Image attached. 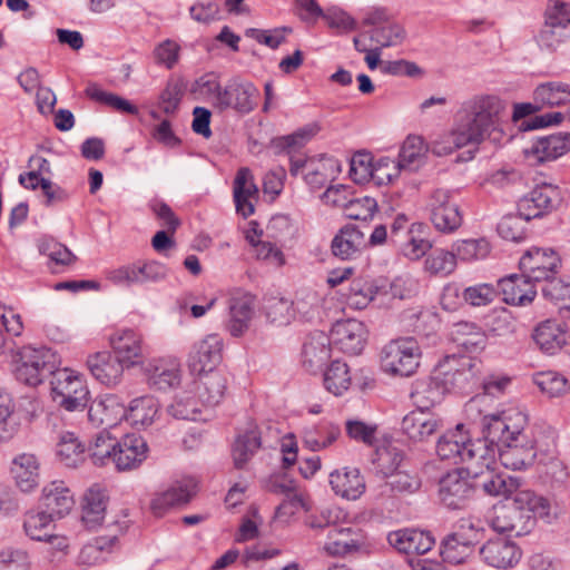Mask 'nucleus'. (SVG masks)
<instances>
[{
  "label": "nucleus",
  "instance_id": "nucleus-1",
  "mask_svg": "<svg viewBox=\"0 0 570 570\" xmlns=\"http://www.w3.org/2000/svg\"><path fill=\"white\" fill-rule=\"evenodd\" d=\"M505 105L498 96H474L464 104L469 117L466 122L460 124L451 134L433 145V153L438 156L449 155L466 145H479L485 139L500 142L503 131L500 128V115Z\"/></svg>",
  "mask_w": 570,
  "mask_h": 570
},
{
  "label": "nucleus",
  "instance_id": "nucleus-2",
  "mask_svg": "<svg viewBox=\"0 0 570 570\" xmlns=\"http://www.w3.org/2000/svg\"><path fill=\"white\" fill-rule=\"evenodd\" d=\"M527 423V415L518 409L488 414L482 419L484 431L498 445L500 462L508 469L527 468L535 459L534 441L524 432Z\"/></svg>",
  "mask_w": 570,
  "mask_h": 570
},
{
  "label": "nucleus",
  "instance_id": "nucleus-3",
  "mask_svg": "<svg viewBox=\"0 0 570 570\" xmlns=\"http://www.w3.org/2000/svg\"><path fill=\"white\" fill-rule=\"evenodd\" d=\"M59 364L60 358L51 348L27 345L16 354L13 373L19 382L35 387L52 376Z\"/></svg>",
  "mask_w": 570,
  "mask_h": 570
},
{
  "label": "nucleus",
  "instance_id": "nucleus-4",
  "mask_svg": "<svg viewBox=\"0 0 570 570\" xmlns=\"http://www.w3.org/2000/svg\"><path fill=\"white\" fill-rule=\"evenodd\" d=\"M420 356V346L414 338L393 340L381 350V367L393 376L407 377L416 372Z\"/></svg>",
  "mask_w": 570,
  "mask_h": 570
},
{
  "label": "nucleus",
  "instance_id": "nucleus-5",
  "mask_svg": "<svg viewBox=\"0 0 570 570\" xmlns=\"http://www.w3.org/2000/svg\"><path fill=\"white\" fill-rule=\"evenodd\" d=\"M51 395L62 409L82 411L89 400V391L83 380L69 368H56L51 376Z\"/></svg>",
  "mask_w": 570,
  "mask_h": 570
},
{
  "label": "nucleus",
  "instance_id": "nucleus-6",
  "mask_svg": "<svg viewBox=\"0 0 570 570\" xmlns=\"http://www.w3.org/2000/svg\"><path fill=\"white\" fill-rule=\"evenodd\" d=\"M478 374L476 363L465 356H446L434 370V380L446 392L464 391L474 383Z\"/></svg>",
  "mask_w": 570,
  "mask_h": 570
},
{
  "label": "nucleus",
  "instance_id": "nucleus-7",
  "mask_svg": "<svg viewBox=\"0 0 570 570\" xmlns=\"http://www.w3.org/2000/svg\"><path fill=\"white\" fill-rule=\"evenodd\" d=\"M562 200V191L557 185L542 181L519 200V212L525 220H531L553 210Z\"/></svg>",
  "mask_w": 570,
  "mask_h": 570
},
{
  "label": "nucleus",
  "instance_id": "nucleus-8",
  "mask_svg": "<svg viewBox=\"0 0 570 570\" xmlns=\"http://www.w3.org/2000/svg\"><path fill=\"white\" fill-rule=\"evenodd\" d=\"M562 262L559 254L552 248L532 247L520 258L521 272L534 283H542L556 276Z\"/></svg>",
  "mask_w": 570,
  "mask_h": 570
},
{
  "label": "nucleus",
  "instance_id": "nucleus-9",
  "mask_svg": "<svg viewBox=\"0 0 570 570\" xmlns=\"http://www.w3.org/2000/svg\"><path fill=\"white\" fill-rule=\"evenodd\" d=\"M474 493L473 480L460 469L448 472L439 482L440 500L449 509L465 508Z\"/></svg>",
  "mask_w": 570,
  "mask_h": 570
},
{
  "label": "nucleus",
  "instance_id": "nucleus-10",
  "mask_svg": "<svg viewBox=\"0 0 570 570\" xmlns=\"http://www.w3.org/2000/svg\"><path fill=\"white\" fill-rule=\"evenodd\" d=\"M351 187L347 185L330 186L323 194V199L326 204L334 207H342L346 217L355 220H367L377 208L376 200L371 197L362 199L350 198Z\"/></svg>",
  "mask_w": 570,
  "mask_h": 570
},
{
  "label": "nucleus",
  "instance_id": "nucleus-11",
  "mask_svg": "<svg viewBox=\"0 0 570 570\" xmlns=\"http://www.w3.org/2000/svg\"><path fill=\"white\" fill-rule=\"evenodd\" d=\"M482 429L484 438L476 440L470 439L460 461L464 464V468H461L460 470L469 474L471 479L484 472L485 469L497 465L498 445L495 442H491L483 425Z\"/></svg>",
  "mask_w": 570,
  "mask_h": 570
},
{
  "label": "nucleus",
  "instance_id": "nucleus-12",
  "mask_svg": "<svg viewBox=\"0 0 570 570\" xmlns=\"http://www.w3.org/2000/svg\"><path fill=\"white\" fill-rule=\"evenodd\" d=\"M367 548L366 534L361 529L334 528L327 534L324 551L334 557H344Z\"/></svg>",
  "mask_w": 570,
  "mask_h": 570
},
{
  "label": "nucleus",
  "instance_id": "nucleus-13",
  "mask_svg": "<svg viewBox=\"0 0 570 570\" xmlns=\"http://www.w3.org/2000/svg\"><path fill=\"white\" fill-rule=\"evenodd\" d=\"M289 173L292 176L304 178L322 176L336 178L342 173V164L333 156L318 157H289Z\"/></svg>",
  "mask_w": 570,
  "mask_h": 570
},
{
  "label": "nucleus",
  "instance_id": "nucleus-14",
  "mask_svg": "<svg viewBox=\"0 0 570 570\" xmlns=\"http://www.w3.org/2000/svg\"><path fill=\"white\" fill-rule=\"evenodd\" d=\"M367 331L364 324L357 320H343L334 324L331 337L338 348L347 354H360L366 342Z\"/></svg>",
  "mask_w": 570,
  "mask_h": 570
},
{
  "label": "nucleus",
  "instance_id": "nucleus-15",
  "mask_svg": "<svg viewBox=\"0 0 570 570\" xmlns=\"http://www.w3.org/2000/svg\"><path fill=\"white\" fill-rule=\"evenodd\" d=\"M223 342L217 335H208L195 344L188 356V367L191 373L217 371L222 361Z\"/></svg>",
  "mask_w": 570,
  "mask_h": 570
},
{
  "label": "nucleus",
  "instance_id": "nucleus-16",
  "mask_svg": "<svg viewBox=\"0 0 570 570\" xmlns=\"http://www.w3.org/2000/svg\"><path fill=\"white\" fill-rule=\"evenodd\" d=\"M570 151V134L558 132L539 138L530 149L525 150L529 165H539L557 158Z\"/></svg>",
  "mask_w": 570,
  "mask_h": 570
},
{
  "label": "nucleus",
  "instance_id": "nucleus-17",
  "mask_svg": "<svg viewBox=\"0 0 570 570\" xmlns=\"http://www.w3.org/2000/svg\"><path fill=\"white\" fill-rule=\"evenodd\" d=\"M148 450V444L142 436L125 435L117 441V449L114 453L115 468L118 471L137 469L147 459Z\"/></svg>",
  "mask_w": 570,
  "mask_h": 570
},
{
  "label": "nucleus",
  "instance_id": "nucleus-18",
  "mask_svg": "<svg viewBox=\"0 0 570 570\" xmlns=\"http://www.w3.org/2000/svg\"><path fill=\"white\" fill-rule=\"evenodd\" d=\"M535 524L534 517L525 515L524 512L511 504H503L495 509L491 520V527L500 533H513L515 537L527 534Z\"/></svg>",
  "mask_w": 570,
  "mask_h": 570
},
{
  "label": "nucleus",
  "instance_id": "nucleus-19",
  "mask_svg": "<svg viewBox=\"0 0 570 570\" xmlns=\"http://www.w3.org/2000/svg\"><path fill=\"white\" fill-rule=\"evenodd\" d=\"M198 484L195 479L186 478L175 482L166 491L157 494L150 503L155 515H163L168 509L186 504L196 494Z\"/></svg>",
  "mask_w": 570,
  "mask_h": 570
},
{
  "label": "nucleus",
  "instance_id": "nucleus-20",
  "mask_svg": "<svg viewBox=\"0 0 570 570\" xmlns=\"http://www.w3.org/2000/svg\"><path fill=\"white\" fill-rule=\"evenodd\" d=\"M387 542L397 552L404 554H425L435 543L429 532L416 529L392 531L387 534Z\"/></svg>",
  "mask_w": 570,
  "mask_h": 570
},
{
  "label": "nucleus",
  "instance_id": "nucleus-21",
  "mask_svg": "<svg viewBox=\"0 0 570 570\" xmlns=\"http://www.w3.org/2000/svg\"><path fill=\"white\" fill-rule=\"evenodd\" d=\"M86 363L91 375L108 387L120 383L126 367L115 355L107 351L89 355Z\"/></svg>",
  "mask_w": 570,
  "mask_h": 570
},
{
  "label": "nucleus",
  "instance_id": "nucleus-22",
  "mask_svg": "<svg viewBox=\"0 0 570 570\" xmlns=\"http://www.w3.org/2000/svg\"><path fill=\"white\" fill-rule=\"evenodd\" d=\"M53 517L47 511H29L24 514L23 529L26 534L36 541H47L58 549L67 547L66 538L52 533L55 525Z\"/></svg>",
  "mask_w": 570,
  "mask_h": 570
},
{
  "label": "nucleus",
  "instance_id": "nucleus-23",
  "mask_svg": "<svg viewBox=\"0 0 570 570\" xmlns=\"http://www.w3.org/2000/svg\"><path fill=\"white\" fill-rule=\"evenodd\" d=\"M116 357L126 366L138 365L144 358L142 336L132 330H124L110 337Z\"/></svg>",
  "mask_w": 570,
  "mask_h": 570
},
{
  "label": "nucleus",
  "instance_id": "nucleus-24",
  "mask_svg": "<svg viewBox=\"0 0 570 570\" xmlns=\"http://www.w3.org/2000/svg\"><path fill=\"white\" fill-rule=\"evenodd\" d=\"M257 95L258 90L252 82L234 80L223 90L219 110L233 108L240 114H248L256 105L254 98Z\"/></svg>",
  "mask_w": 570,
  "mask_h": 570
},
{
  "label": "nucleus",
  "instance_id": "nucleus-25",
  "mask_svg": "<svg viewBox=\"0 0 570 570\" xmlns=\"http://www.w3.org/2000/svg\"><path fill=\"white\" fill-rule=\"evenodd\" d=\"M147 382L150 387L158 391L173 389L180 383L181 371L177 360H155L145 368Z\"/></svg>",
  "mask_w": 570,
  "mask_h": 570
},
{
  "label": "nucleus",
  "instance_id": "nucleus-26",
  "mask_svg": "<svg viewBox=\"0 0 570 570\" xmlns=\"http://www.w3.org/2000/svg\"><path fill=\"white\" fill-rule=\"evenodd\" d=\"M441 428V420L434 414L423 409H416L406 414L401 424V429L409 439L417 442L428 440Z\"/></svg>",
  "mask_w": 570,
  "mask_h": 570
},
{
  "label": "nucleus",
  "instance_id": "nucleus-27",
  "mask_svg": "<svg viewBox=\"0 0 570 570\" xmlns=\"http://www.w3.org/2000/svg\"><path fill=\"white\" fill-rule=\"evenodd\" d=\"M532 337L543 353L553 355L567 344L566 324L557 320H546L535 326Z\"/></svg>",
  "mask_w": 570,
  "mask_h": 570
},
{
  "label": "nucleus",
  "instance_id": "nucleus-28",
  "mask_svg": "<svg viewBox=\"0 0 570 570\" xmlns=\"http://www.w3.org/2000/svg\"><path fill=\"white\" fill-rule=\"evenodd\" d=\"M474 482V491L481 489L484 494L490 497H504L512 495L518 488L521 487L520 480L514 476L497 473L495 466L485 469L472 479Z\"/></svg>",
  "mask_w": 570,
  "mask_h": 570
},
{
  "label": "nucleus",
  "instance_id": "nucleus-29",
  "mask_svg": "<svg viewBox=\"0 0 570 570\" xmlns=\"http://www.w3.org/2000/svg\"><path fill=\"white\" fill-rule=\"evenodd\" d=\"M483 561L497 569H508L518 563L520 551L515 543L502 538L489 540L480 549Z\"/></svg>",
  "mask_w": 570,
  "mask_h": 570
},
{
  "label": "nucleus",
  "instance_id": "nucleus-30",
  "mask_svg": "<svg viewBox=\"0 0 570 570\" xmlns=\"http://www.w3.org/2000/svg\"><path fill=\"white\" fill-rule=\"evenodd\" d=\"M533 281L522 273L501 278L498 283L499 289L507 304L523 306L531 303L537 294Z\"/></svg>",
  "mask_w": 570,
  "mask_h": 570
},
{
  "label": "nucleus",
  "instance_id": "nucleus-31",
  "mask_svg": "<svg viewBox=\"0 0 570 570\" xmlns=\"http://www.w3.org/2000/svg\"><path fill=\"white\" fill-rule=\"evenodd\" d=\"M255 297L249 293H235L229 299L228 330L233 336L243 335L254 314Z\"/></svg>",
  "mask_w": 570,
  "mask_h": 570
},
{
  "label": "nucleus",
  "instance_id": "nucleus-32",
  "mask_svg": "<svg viewBox=\"0 0 570 570\" xmlns=\"http://www.w3.org/2000/svg\"><path fill=\"white\" fill-rule=\"evenodd\" d=\"M195 391L202 404L217 405L227 389V376L222 371H205V373H196Z\"/></svg>",
  "mask_w": 570,
  "mask_h": 570
},
{
  "label": "nucleus",
  "instance_id": "nucleus-33",
  "mask_svg": "<svg viewBox=\"0 0 570 570\" xmlns=\"http://www.w3.org/2000/svg\"><path fill=\"white\" fill-rule=\"evenodd\" d=\"M11 473L22 492H30L39 484L40 462L35 453H21L12 460Z\"/></svg>",
  "mask_w": 570,
  "mask_h": 570
},
{
  "label": "nucleus",
  "instance_id": "nucleus-34",
  "mask_svg": "<svg viewBox=\"0 0 570 570\" xmlns=\"http://www.w3.org/2000/svg\"><path fill=\"white\" fill-rule=\"evenodd\" d=\"M428 233L429 227L423 223H413L406 228L403 238L399 242L403 256L411 261L422 258L432 248Z\"/></svg>",
  "mask_w": 570,
  "mask_h": 570
},
{
  "label": "nucleus",
  "instance_id": "nucleus-35",
  "mask_svg": "<svg viewBox=\"0 0 570 570\" xmlns=\"http://www.w3.org/2000/svg\"><path fill=\"white\" fill-rule=\"evenodd\" d=\"M334 492L348 500L358 499L365 490V482L357 468H344L330 474Z\"/></svg>",
  "mask_w": 570,
  "mask_h": 570
},
{
  "label": "nucleus",
  "instance_id": "nucleus-36",
  "mask_svg": "<svg viewBox=\"0 0 570 570\" xmlns=\"http://www.w3.org/2000/svg\"><path fill=\"white\" fill-rule=\"evenodd\" d=\"M364 233L356 225H346L332 240L331 249L340 259H351L365 246Z\"/></svg>",
  "mask_w": 570,
  "mask_h": 570
},
{
  "label": "nucleus",
  "instance_id": "nucleus-37",
  "mask_svg": "<svg viewBox=\"0 0 570 570\" xmlns=\"http://www.w3.org/2000/svg\"><path fill=\"white\" fill-rule=\"evenodd\" d=\"M428 147L422 137L409 135L403 141L399 155V166L403 175H411L424 165Z\"/></svg>",
  "mask_w": 570,
  "mask_h": 570
},
{
  "label": "nucleus",
  "instance_id": "nucleus-38",
  "mask_svg": "<svg viewBox=\"0 0 570 570\" xmlns=\"http://www.w3.org/2000/svg\"><path fill=\"white\" fill-rule=\"evenodd\" d=\"M532 99L542 108H556L570 102V85L560 80L539 83L532 92Z\"/></svg>",
  "mask_w": 570,
  "mask_h": 570
},
{
  "label": "nucleus",
  "instance_id": "nucleus-39",
  "mask_svg": "<svg viewBox=\"0 0 570 570\" xmlns=\"http://www.w3.org/2000/svg\"><path fill=\"white\" fill-rule=\"evenodd\" d=\"M42 503L50 515L61 518L71 511L75 500L65 483L58 481L43 489Z\"/></svg>",
  "mask_w": 570,
  "mask_h": 570
},
{
  "label": "nucleus",
  "instance_id": "nucleus-40",
  "mask_svg": "<svg viewBox=\"0 0 570 570\" xmlns=\"http://www.w3.org/2000/svg\"><path fill=\"white\" fill-rule=\"evenodd\" d=\"M106 507V491L96 485L91 487L83 497L81 515V520L88 529L92 530L101 524L105 519Z\"/></svg>",
  "mask_w": 570,
  "mask_h": 570
},
{
  "label": "nucleus",
  "instance_id": "nucleus-41",
  "mask_svg": "<svg viewBox=\"0 0 570 570\" xmlns=\"http://www.w3.org/2000/svg\"><path fill=\"white\" fill-rule=\"evenodd\" d=\"M321 130L316 122L307 124L294 132L273 139L272 145L278 153L293 154L306 146Z\"/></svg>",
  "mask_w": 570,
  "mask_h": 570
},
{
  "label": "nucleus",
  "instance_id": "nucleus-42",
  "mask_svg": "<svg viewBox=\"0 0 570 570\" xmlns=\"http://www.w3.org/2000/svg\"><path fill=\"white\" fill-rule=\"evenodd\" d=\"M158 402L150 395L134 399L127 410L121 411V417H126L132 425L149 426L158 413Z\"/></svg>",
  "mask_w": 570,
  "mask_h": 570
},
{
  "label": "nucleus",
  "instance_id": "nucleus-43",
  "mask_svg": "<svg viewBox=\"0 0 570 570\" xmlns=\"http://www.w3.org/2000/svg\"><path fill=\"white\" fill-rule=\"evenodd\" d=\"M463 424H458L455 430L443 434L436 443V453L442 460L461 461L463 451L470 440L463 431Z\"/></svg>",
  "mask_w": 570,
  "mask_h": 570
},
{
  "label": "nucleus",
  "instance_id": "nucleus-44",
  "mask_svg": "<svg viewBox=\"0 0 570 570\" xmlns=\"http://www.w3.org/2000/svg\"><path fill=\"white\" fill-rule=\"evenodd\" d=\"M331 357V346L328 338L320 334L312 337L303 346V366L311 373H316Z\"/></svg>",
  "mask_w": 570,
  "mask_h": 570
},
{
  "label": "nucleus",
  "instance_id": "nucleus-45",
  "mask_svg": "<svg viewBox=\"0 0 570 570\" xmlns=\"http://www.w3.org/2000/svg\"><path fill=\"white\" fill-rule=\"evenodd\" d=\"M473 537L465 538L461 534L451 533L441 543V556L445 562L460 564L473 552Z\"/></svg>",
  "mask_w": 570,
  "mask_h": 570
},
{
  "label": "nucleus",
  "instance_id": "nucleus-46",
  "mask_svg": "<svg viewBox=\"0 0 570 570\" xmlns=\"http://www.w3.org/2000/svg\"><path fill=\"white\" fill-rule=\"evenodd\" d=\"M261 438L262 433L256 426L248 429L237 436L233 446V460L235 468L243 469L246 465L255 452L261 448Z\"/></svg>",
  "mask_w": 570,
  "mask_h": 570
},
{
  "label": "nucleus",
  "instance_id": "nucleus-47",
  "mask_svg": "<svg viewBox=\"0 0 570 570\" xmlns=\"http://www.w3.org/2000/svg\"><path fill=\"white\" fill-rule=\"evenodd\" d=\"M341 436V428L332 422H323L304 432V444L312 451L331 446Z\"/></svg>",
  "mask_w": 570,
  "mask_h": 570
},
{
  "label": "nucleus",
  "instance_id": "nucleus-48",
  "mask_svg": "<svg viewBox=\"0 0 570 570\" xmlns=\"http://www.w3.org/2000/svg\"><path fill=\"white\" fill-rule=\"evenodd\" d=\"M512 495V501L509 504L518 508L525 515L534 518L535 515L541 518L549 515L550 503L546 498L537 495L533 491L521 490L520 488Z\"/></svg>",
  "mask_w": 570,
  "mask_h": 570
},
{
  "label": "nucleus",
  "instance_id": "nucleus-49",
  "mask_svg": "<svg viewBox=\"0 0 570 570\" xmlns=\"http://www.w3.org/2000/svg\"><path fill=\"white\" fill-rule=\"evenodd\" d=\"M444 393L441 383L434 380L433 372L430 379L416 382L411 397L419 409L428 411L442 400Z\"/></svg>",
  "mask_w": 570,
  "mask_h": 570
},
{
  "label": "nucleus",
  "instance_id": "nucleus-50",
  "mask_svg": "<svg viewBox=\"0 0 570 570\" xmlns=\"http://www.w3.org/2000/svg\"><path fill=\"white\" fill-rule=\"evenodd\" d=\"M85 92L89 99L108 106L118 112L128 115H138L139 112L138 107L132 105L129 100L114 92L106 91L96 83L88 85Z\"/></svg>",
  "mask_w": 570,
  "mask_h": 570
},
{
  "label": "nucleus",
  "instance_id": "nucleus-51",
  "mask_svg": "<svg viewBox=\"0 0 570 570\" xmlns=\"http://www.w3.org/2000/svg\"><path fill=\"white\" fill-rule=\"evenodd\" d=\"M117 439L109 432L101 431L96 434L89 444L88 453L91 462L97 466H105L114 463V453L117 449Z\"/></svg>",
  "mask_w": 570,
  "mask_h": 570
},
{
  "label": "nucleus",
  "instance_id": "nucleus-52",
  "mask_svg": "<svg viewBox=\"0 0 570 570\" xmlns=\"http://www.w3.org/2000/svg\"><path fill=\"white\" fill-rule=\"evenodd\" d=\"M452 340L468 352L482 350L487 342L484 332L475 324L468 322L454 325Z\"/></svg>",
  "mask_w": 570,
  "mask_h": 570
},
{
  "label": "nucleus",
  "instance_id": "nucleus-53",
  "mask_svg": "<svg viewBox=\"0 0 570 570\" xmlns=\"http://www.w3.org/2000/svg\"><path fill=\"white\" fill-rule=\"evenodd\" d=\"M352 384L350 367L340 360L333 361L324 373V386L335 396L342 395Z\"/></svg>",
  "mask_w": 570,
  "mask_h": 570
},
{
  "label": "nucleus",
  "instance_id": "nucleus-54",
  "mask_svg": "<svg viewBox=\"0 0 570 570\" xmlns=\"http://www.w3.org/2000/svg\"><path fill=\"white\" fill-rule=\"evenodd\" d=\"M259 188L254 180H235L234 199L236 212L244 218L254 214V204L258 199Z\"/></svg>",
  "mask_w": 570,
  "mask_h": 570
},
{
  "label": "nucleus",
  "instance_id": "nucleus-55",
  "mask_svg": "<svg viewBox=\"0 0 570 570\" xmlns=\"http://www.w3.org/2000/svg\"><path fill=\"white\" fill-rule=\"evenodd\" d=\"M57 456L66 466L75 468L85 459V446L73 433H62L57 443Z\"/></svg>",
  "mask_w": 570,
  "mask_h": 570
},
{
  "label": "nucleus",
  "instance_id": "nucleus-56",
  "mask_svg": "<svg viewBox=\"0 0 570 570\" xmlns=\"http://www.w3.org/2000/svg\"><path fill=\"white\" fill-rule=\"evenodd\" d=\"M420 487L421 480L416 474L399 470L386 476L382 493H390L391 495L412 494L416 492Z\"/></svg>",
  "mask_w": 570,
  "mask_h": 570
},
{
  "label": "nucleus",
  "instance_id": "nucleus-57",
  "mask_svg": "<svg viewBox=\"0 0 570 570\" xmlns=\"http://www.w3.org/2000/svg\"><path fill=\"white\" fill-rule=\"evenodd\" d=\"M168 413L177 420H197L200 413V402L195 399L193 391L177 394L168 406Z\"/></svg>",
  "mask_w": 570,
  "mask_h": 570
},
{
  "label": "nucleus",
  "instance_id": "nucleus-58",
  "mask_svg": "<svg viewBox=\"0 0 570 570\" xmlns=\"http://www.w3.org/2000/svg\"><path fill=\"white\" fill-rule=\"evenodd\" d=\"M377 294V287L373 283L362 278L354 279L350 286L347 304L355 309L365 308Z\"/></svg>",
  "mask_w": 570,
  "mask_h": 570
},
{
  "label": "nucleus",
  "instance_id": "nucleus-59",
  "mask_svg": "<svg viewBox=\"0 0 570 570\" xmlns=\"http://www.w3.org/2000/svg\"><path fill=\"white\" fill-rule=\"evenodd\" d=\"M223 88L214 73H206L199 77L193 85L191 91L198 97L208 100L219 109V101L223 99Z\"/></svg>",
  "mask_w": 570,
  "mask_h": 570
},
{
  "label": "nucleus",
  "instance_id": "nucleus-60",
  "mask_svg": "<svg viewBox=\"0 0 570 570\" xmlns=\"http://www.w3.org/2000/svg\"><path fill=\"white\" fill-rule=\"evenodd\" d=\"M402 461L403 452L394 445H389L376 450L373 463L376 465L377 472L386 478L399 471Z\"/></svg>",
  "mask_w": 570,
  "mask_h": 570
},
{
  "label": "nucleus",
  "instance_id": "nucleus-61",
  "mask_svg": "<svg viewBox=\"0 0 570 570\" xmlns=\"http://www.w3.org/2000/svg\"><path fill=\"white\" fill-rule=\"evenodd\" d=\"M528 222L518 210L517 214L504 215L499 222L497 230L507 240L520 242L525 237L524 224Z\"/></svg>",
  "mask_w": 570,
  "mask_h": 570
},
{
  "label": "nucleus",
  "instance_id": "nucleus-62",
  "mask_svg": "<svg viewBox=\"0 0 570 570\" xmlns=\"http://www.w3.org/2000/svg\"><path fill=\"white\" fill-rule=\"evenodd\" d=\"M455 258L461 261L483 259L490 253V244L484 238L463 239L454 244Z\"/></svg>",
  "mask_w": 570,
  "mask_h": 570
},
{
  "label": "nucleus",
  "instance_id": "nucleus-63",
  "mask_svg": "<svg viewBox=\"0 0 570 570\" xmlns=\"http://www.w3.org/2000/svg\"><path fill=\"white\" fill-rule=\"evenodd\" d=\"M456 266L453 252L436 249L424 262V269L432 275H449Z\"/></svg>",
  "mask_w": 570,
  "mask_h": 570
},
{
  "label": "nucleus",
  "instance_id": "nucleus-64",
  "mask_svg": "<svg viewBox=\"0 0 570 570\" xmlns=\"http://www.w3.org/2000/svg\"><path fill=\"white\" fill-rule=\"evenodd\" d=\"M374 156L366 149L355 151L350 158V178H375Z\"/></svg>",
  "mask_w": 570,
  "mask_h": 570
}]
</instances>
